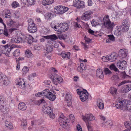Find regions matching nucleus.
I'll use <instances>...</instances> for the list:
<instances>
[{"label":"nucleus","instance_id":"nucleus-38","mask_svg":"<svg viewBox=\"0 0 131 131\" xmlns=\"http://www.w3.org/2000/svg\"><path fill=\"white\" fill-rule=\"evenodd\" d=\"M29 70L28 68L25 66L22 69V73L23 76H25V74L28 72Z\"/></svg>","mask_w":131,"mask_h":131},{"label":"nucleus","instance_id":"nucleus-3","mask_svg":"<svg viewBox=\"0 0 131 131\" xmlns=\"http://www.w3.org/2000/svg\"><path fill=\"white\" fill-rule=\"evenodd\" d=\"M43 111L48 115L51 118L53 119L55 117V115L53 113L51 108L49 106L45 105L43 107Z\"/></svg>","mask_w":131,"mask_h":131},{"label":"nucleus","instance_id":"nucleus-23","mask_svg":"<svg viewBox=\"0 0 131 131\" xmlns=\"http://www.w3.org/2000/svg\"><path fill=\"white\" fill-rule=\"evenodd\" d=\"M0 110L4 114L7 113L9 111V108L4 106V105L0 107Z\"/></svg>","mask_w":131,"mask_h":131},{"label":"nucleus","instance_id":"nucleus-42","mask_svg":"<svg viewBox=\"0 0 131 131\" xmlns=\"http://www.w3.org/2000/svg\"><path fill=\"white\" fill-rule=\"evenodd\" d=\"M3 33V34L6 37H7L9 35L7 29H6V25H4Z\"/></svg>","mask_w":131,"mask_h":131},{"label":"nucleus","instance_id":"nucleus-63","mask_svg":"<svg viewBox=\"0 0 131 131\" xmlns=\"http://www.w3.org/2000/svg\"><path fill=\"white\" fill-rule=\"evenodd\" d=\"M92 26H95L98 24V23L95 20H93L91 22Z\"/></svg>","mask_w":131,"mask_h":131},{"label":"nucleus","instance_id":"nucleus-16","mask_svg":"<svg viewBox=\"0 0 131 131\" xmlns=\"http://www.w3.org/2000/svg\"><path fill=\"white\" fill-rule=\"evenodd\" d=\"M65 100L68 102H71L72 101V98L70 93L66 92H65Z\"/></svg>","mask_w":131,"mask_h":131},{"label":"nucleus","instance_id":"nucleus-49","mask_svg":"<svg viewBox=\"0 0 131 131\" xmlns=\"http://www.w3.org/2000/svg\"><path fill=\"white\" fill-rule=\"evenodd\" d=\"M104 72L105 74L106 75H109L112 73L111 72L109 69L107 68H105Z\"/></svg>","mask_w":131,"mask_h":131},{"label":"nucleus","instance_id":"nucleus-25","mask_svg":"<svg viewBox=\"0 0 131 131\" xmlns=\"http://www.w3.org/2000/svg\"><path fill=\"white\" fill-rule=\"evenodd\" d=\"M27 106L24 103H20L18 105V108L20 110L24 111L26 109Z\"/></svg>","mask_w":131,"mask_h":131},{"label":"nucleus","instance_id":"nucleus-48","mask_svg":"<svg viewBox=\"0 0 131 131\" xmlns=\"http://www.w3.org/2000/svg\"><path fill=\"white\" fill-rule=\"evenodd\" d=\"M5 126L6 127L9 128H12V125L11 123L7 121H6L5 122Z\"/></svg>","mask_w":131,"mask_h":131},{"label":"nucleus","instance_id":"nucleus-37","mask_svg":"<svg viewBox=\"0 0 131 131\" xmlns=\"http://www.w3.org/2000/svg\"><path fill=\"white\" fill-rule=\"evenodd\" d=\"M25 5H34L35 3V0H27Z\"/></svg>","mask_w":131,"mask_h":131},{"label":"nucleus","instance_id":"nucleus-51","mask_svg":"<svg viewBox=\"0 0 131 131\" xmlns=\"http://www.w3.org/2000/svg\"><path fill=\"white\" fill-rule=\"evenodd\" d=\"M19 3L16 1L13 2L12 4V6L13 7L15 8L19 6Z\"/></svg>","mask_w":131,"mask_h":131},{"label":"nucleus","instance_id":"nucleus-27","mask_svg":"<svg viewBox=\"0 0 131 131\" xmlns=\"http://www.w3.org/2000/svg\"><path fill=\"white\" fill-rule=\"evenodd\" d=\"M54 2V0H43L42 4L44 6H46L52 4Z\"/></svg>","mask_w":131,"mask_h":131},{"label":"nucleus","instance_id":"nucleus-61","mask_svg":"<svg viewBox=\"0 0 131 131\" xmlns=\"http://www.w3.org/2000/svg\"><path fill=\"white\" fill-rule=\"evenodd\" d=\"M13 49V48L11 47L10 46V47H8L7 48L5 52H6V54H7V53H9Z\"/></svg>","mask_w":131,"mask_h":131},{"label":"nucleus","instance_id":"nucleus-19","mask_svg":"<svg viewBox=\"0 0 131 131\" xmlns=\"http://www.w3.org/2000/svg\"><path fill=\"white\" fill-rule=\"evenodd\" d=\"M43 37L46 39H50L52 41L56 40L58 38V37L55 34L44 36Z\"/></svg>","mask_w":131,"mask_h":131},{"label":"nucleus","instance_id":"nucleus-33","mask_svg":"<svg viewBox=\"0 0 131 131\" xmlns=\"http://www.w3.org/2000/svg\"><path fill=\"white\" fill-rule=\"evenodd\" d=\"M26 37V40L28 41V42L29 44H31L34 40V38L32 36L29 35H27Z\"/></svg>","mask_w":131,"mask_h":131},{"label":"nucleus","instance_id":"nucleus-11","mask_svg":"<svg viewBox=\"0 0 131 131\" xmlns=\"http://www.w3.org/2000/svg\"><path fill=\"white\" fill-rule=\"evenodd\" d=\"M117 65L118 68L119 69H124L127 66V62L124 60H121L118 61Z\"/></svg>","mask_w":131,"mask_h":131},{"label":"nucleus","instance_id":"nucleus-4","mask_svg":"<svg viewBox=\"0 0 131 131\" xmlns=\"http://www.w3.org/2000/svg\"><path fill=\"white\" fill-rule=\"evenodd\" d=\"M68 9L69 8L67 7L58 5L54 7V10L56 14H62L68 11Z\"/></svg>","mask_w":131,"mask_h":131},{"label":"nucleus","instance_id":"nucleus-7","mask_svg":"<svg viewBox=\"0 0 131 131\" xmlns=\"http://www.w3.org/2000/svg\"><path fill=\"white\" fill-rule=\"evenodd\" d=\"M93 13L90 10L86 11L81 16V19L83 20H88L91 18V15Z\"/></svg>","mask_w":131,"mask_h":131},{"label":"nucleus","instance_id":"nucleus-41","mask_svg":"<svg viewBox=\"0 0 131 131\" xmlns=\"http://www.w3.org/2000/svg\"><path fill=\"white\" fill-rule=\"evenodd\" d=\"M79 2L82 4H80V3H78V2L76 1V5H77V7L78 8H83L84 7L83 4H82L84 3V2L83 1H80Z\"/></svg>","mask_w":131,"mask_h":131},{"label":"nucleus","instance_id":"nucleus-9","mask_svg":"<svg viewBox=\"0 0 131 131\" xmlns=\"http://www.w3.org/2000/svg\"><path fill=\"white\" fill-rule=\"evenodd\" d=\"M82 118L85 122H88V121H92L95 119L94 116L91 113L86 114L85 116L82 115Z\"/></svg>","mask_w":131,"mask_h":131},{"label":"nucleus","instance_id":"nucleus-14","mask_svg":"<svg viewBox=\"0 0 131 131\" xmlns=\"http://www.w3.org/2000/svg\"><path fill=\"white\" fill-rule=\"evenodd\" d=\"M88 93L86 90L83 89V93L80 96V99L83 102L88 99Z\"/></svg>","mask_w":131,"mask_h":131},{"label":"nucleus","instance_id":"nucleus-35","mask_svg":"<svg viewBox=\"0 0 131 131\" xmlns=\"http://www.w3.org/2000/svg\"><path fill=\"white\" fill-rule=\"evenodd\" d=\"M47 98L51 101H53L56 99V96L51 92V93L49 94Z\"/></svg>","mask_w":131,"mask_h":131},{"label":"nucleus","instance_id":"nucleus-44","mask_svg":"<svg viewBox=\"0 0 131 131\" xmlns=\"http://www.w3.org/2000/svg\"><path fill=\"white\" fill-rule=\"evenodd\" d=\"M53 46L46 45V50L48 52H51L53 50Z\"/></svg>","mask_w":131,"mask_h":131},{"label":"nucleus","instance_id":"nucleus-58","mask_svg":"<svg viewBox=\"0 0 131 131\" xmlns=\"http://www.w3.org/2000/svg\"><path fill=\"white\" fill-rule=\"evenodd\" d=\"M77 93L80 95V96L83 93V89L82 91L80 89H78L77 90Z\"/></svg>","mask_w":131,"mask_h":131},{"label":"nucleus","instance_id":"nucleus-24","mask_svg":"<svg viewBox=\"0 0 131 131\" xmlns=\"http://www.w3.org/2000/svg\"><path fill=\"white\" fill-rule=\"evenodd\" d=\"M56 15L54 12H49L46 14L45 17L46 18L48 19H51L55 16Z\"/></svg>","mask_w":131,"mask_h":131},{"label":"nucleus","instance_id":"nucleus-52","mask_svg":"<svg viewBox=\"0 0 131 131\" xmlns=\"http://www.w3.org/2000/svg\"><path fill=\"white\" fill-rule=\"evenodd\" d=\"M128 20L127 19L124 20L122 22L123 26H128Z\"/></svg>","mask_w":131,"mask_h":131},{"label":"nucleus","instance_id":"nucleus-55","mask_svg":"<svg viewBox=\"0 0 131 131\" xmlns=\"http://www.w3.org/2000/svg\"><path fill=\"white\" fill-rule=\"evenodd\" d=\"M10 13V10L8 9H6L3 10L2 12V15L5 16L8 13Z\"/></svg>","mask_w":131,"mask_h":131},{"label":"nucleus","instance_id":"nucleus-6","mask_svg":"<svg viewBox=\"0 0 131 131\" xmlns=\"http://www.w3.org/2000/svg\"><path fill=\"white\" fill-rule=\"evenodd\" d=\"M10 82L7 77L3 76L0 73V84L7 86L9 85Z\"/></svg>","mask_w":131,"mask_h":131},{"label":"nucleus","instance_id":"nucleus-60","mask_svg":"<svg viewBox=\"0 0 131 131\" xmlns=\"http://www.w3.org/2000/svg\"><path fill=\"white\" fill-rule=\"evenodd\" d=\"M80 65L81 67H79L80 69L81 68L82 70H84L86 69L85 66H84L83 63V62H80Z\"/></svg>","mask_w":131,"mask_h":131},{"label":"nucleus","instance_id":"nucleus-47","mask_svg":"<svg viewBox=\"0 0 131 131\" xmlns=\"http://www.w3.org/2000/svg\"><path fill=\"white\" fill-rule=\"evenodd\" d=\"M86 126L89 131H91L92 129V126L91 125V123L90 122H88L86 123Z\"/></svg>","mask_w":131,"mask_h":131},{"label":"nucleus","instance_id":"nucleus-1","mask_svg":"<svg viewBox=\"0 0 131 131\" xmlns=\"http://www.w3.org/2000/svg\"><path fill=\"white\" fill-rule=\"evenodd\" d=\"M102 24L105 28L110 30L112 29L115 26L114 22L110 20L108 15H105L103 17Z\"/></svg>","mask_w":131,"mask_h":131},{"label":"nucleus","instance_id":"nucleus-20","mask_svg":"<svg viewBox=\"0 0 131 131\" xmlns=\"http://www.w3.org/2000/svg\"><path fill=\"white\" fill-rule=\"evenodd\" d=\"M8 47H10V45L8 44H7L5 46H0V51L3 53L6 54V50Z\"/></svg>","mask_w":131,"mask_h":131},{"label":"nucleus","instance_id":"nucleus-8","mask_svg":"<svg viewBox=\"0 0 131 131\" xmlns=\"http://www.w3.org/2000/svg\"><path fill=\"white\" fill-rule=\"evenodd\" d=\"M58 27V28L57 31L60 32L67 31L69 28L68 24L67 23H60L59 24Z\"/></svg>","mask_w":131,"mask_h":131},{"label":"nucleus","instance_id":"nucleus-43","mask_svg":"<svg viewBox=\"0 0 131 131\" xmlns=\"http://www.w3.org/2000/svg\"><path fill=\"white\" fill-rule=\"evenodd\" d=\"M111 69L114 70L115 72L118 71V70L117 68L116 67L115 65L114 64H112L110 67Z\"/></svg>","mask_w":131,"mask_h":131},{"label":"nucleus","instance_id":"nucleus-28","mask_svg":"<svg viewBox=\"0 0 131 131\" xmlns=\"http://www.w3.org/2000/svg\"><path fill=\"white\" fill-rule=\"evenodd\" d=\"M51 92H50L48 89H45L42 92V96H46L47 98L49 96V95L51 93Z\"/></svg>","mask_w":131,"mask_h":131},{"label":"nucleus","instance_id":"nucleus-40","mask_svg":"<svg viewBox=\"0 0 131 131\" xmlns=\"http://www.w3.org/2000/svg\"><path fill=\"white\" fill-rule=\"evenodd\" d=\"M5 102V99L3 96L0 95V107L4 105Z\"/></svg>","mask_w":131,"mask_h":131},{"label":"nucleus","instance_id":"nucleus-30","mask_svg":"<svg viewBox=\"0 0 131 131\" xmlns=\"http://www.w3.org/2000/svg\"><path fill=\"white\" fill-rule=\"evenodd\" d=\"M27 125V123L26 119H23L21 121V126L22 128L25 129Z\"/></svg>","mask_w":131,"mask_h":131},{"label":"nucleus","instance_id":"nucleus-18","mask_svg":"<svg viewBox=\"0 0 131 131\" xmlns=\"http://www.w3.org/2000/svg\"><path fill=\"white\" fill-rule=\"evenodd\" d=\"M97 105L100 109H103L104 107V104L103 101L100 99H98L97 101Z\"/></svg>","mask_w":131,"mask_h":131},{"label":"nucleus","instance_id":"nucleus-26","mask_svg":"<svg viewBox=\"0 0 131 131\" xmlns=\"http://www.w3.org/2000/svg\"><path fill=\"white\" fill-rule=\"evenodd\" d=\"M59 24L57 23L54 21H52L51 24V27L56 31H58Z\"/></svg>","mask_w":131,"mask_h":131},{"label":"nucleus","instance_id":"nucleus-17","mask_svg":"<svg viewBox=\"0 0 131 131\" xmlns=\"http://www.w3.org/2000/svg\"><path fill=\"white\" fill-rule=\"evenodd\" d=\"M131 90V84L125 85L123 86L122 89V91L123 92H127Z\"/></svg>","mask_w":131,"mask_h":131},{"label":"nucleus","instance_id":"nucleus-56","mask_svg":"<svg viewBox=\"0 0 131 131\" xmlns=\"http://www.w3.org/2000/svg\"><path fill=\"white\" fill-rule=\"evenodd\" d=\"M13 23V21L11 19H9L7 22V24L9 26L12 25Z\"/></svg>","mask_w":131,"mask_h":131},{"label":"nucleus","instance_id":"nucleus-59","mask_svg":"<svg viewBox=\"0 0 131 131\" xmlns=\"http://www.w3.org/2000/svg\"><path fill=\"white\" fill-rule=\"evenodd\" d=\"M77 131H82V128L80 125L78 124L76 126Z\"/></svg>","mask_w":131,"mask_h":131},{"label":"nucleus","instance_id":"nucleus-10","mask_svg":"<svg viewBox=\"0 0 131 131\" xmlns=\"http://www.w3.org/2000/svg\"><path fill=\"white\" fill-rule=\"evenodd\" d=\"M53 78L52 79L53 83L56 85H58V83H60L62 82V79L60 76L57 74H55L53 75Z\"/></svg>","mask_w":131,"mask_h":131},{"label":"nucleus","instance_id":"nucleus-46","mask_svg":"<svg viewBox=\"0 0 131 131\" xmlns=\"http://www.w3.org/2000/svg\"><path fill=\"white\" fill-rule=\"evenodd\" d=\"M110 57L109 56H103L102 59V60L104 62H107L108 61H110Z\"/></svg>","mask_w":131,"mask_h":131},{"label":"nucleus","instance_id":"nucleus-64","mask_svg":"<svg viewBox=\"0 0 131 131\" xmlns=\"http://www.w3.org/2000/svg\"><path fill=\"white\" fill-rule=\"evenodd\" d=\"M84 39L85 40V42L87 43H89L91 40V39H90V38L87 37L86 36H85L84 37Z\"/></svg>","mask_w":131,"mask_h":131},{"label":"nucleus","instance_id":"nucleus-57","mask_svg":"<svg viewBox=\"0 0 131 131\" xmlns=\"http://www.w3.org/2000/svg\"><path fill=\"white\" fill-rule=\"evenodd\" d=\"M73 25L75 28H80L81 27V26L79 24H78L77 22H73Z\"/></svg>","mask_w":131,"mask_h":131},{"label":"nucleus","instance_id":"nucleus-22","mask_svg":"<svg viewBox=\"0 0 131 131\" xmlns=\"http://www.w3.org/2000/svg\"><path fill=\"white\" fill-rule=\"evenodd\" d=\"M96 75L97 77L101 79H102L103 77V74L102 69H97L96 71Z\"/></svg>","mask_w":131,"mask_h":131},{"label":"nucleus","instance_id":"nucleus-13","mask_svg":"<svg viewBox=\"0 0 131 131\" xmlns=\"http://www.w3.org/2000/svg\"><path fill=\"white\" fill-rule=\"evenodd\" d=\"M128 51L125 49H121L118 52V56L121 59L126 58L127 56Z\"/></svg>","mask_w":131,"mask_h":131},{"label":"nucleus","instance_id":"nucleus-2","mask_svg":"<svg viewBox=\"0 0 131 131\" xmlns=\"http://www.w3.org/2000/svg\"><path fill=\"white\" fill-rule=\"evenodd\" d=\"M129 103H131L129 100L119 98L118 103L119 107H117V108H119L121 110H125L127 109V106Z\"/></svg>","mask_w":131,"mask_h":131},{"label":"nucleus","instance_id":"nucleus-21","mask_svg":"<svg viewBox=\"0 0 131 131\" xmlns=\"http://www.w3.org/2000/svg\"><path fill=\"white\" fill-rule=\"evenodd\" d=\"M17 84L19 85V87L20 88H24L25 85V82L24 79H21L20 78L18 80L17 83Z\"/></svg>","mask_w":131,"mask_h":131},{"label":"nucleus","instance_id":"nucleus-32","mask_svg":"<svg viewBox=\"0 0 131 131\" xmlns=\"http://www.w3.org/2000/svg\"><path fill=\"white\" fill-rule=\"evenodd\" d=\"M117 90L116 88L114 87H112L110 90V93L113 96H114L116 94Z\"/></svg>","mask_w":131,"mask_h":131},{"label":"nucleus","instance_id":"nucleus-34","mask_svg":"<svg viewBox=\"0 0 131 131\" xmlns=\"http://www.w3.org/2000/svg\"><path fill=\"white\" fill-rule=\"evenodd\" d=\"M124 125L127 129L129 130V131H131V122H125Z\"/></svg>","mask_w":131,"mask_h":131},{"label":"nucleus","instance_id":"nucleus-54","mask_svg":"<svg viewBox=\"0 0 131 131\" xmlns=\"http://www.w3.org/2000/svg\"><path fill=\"white\" fill-rule=\"evenodd\" d=\"M108 38L110 39L112 41H114L115 40V38L113 35H109L107 36Z\"/></svg>","mask_w":131,"mask_h":131},{"label":"nucleus","instance_id":"nucleus-39","mask_svg":"<svg viewBox=\"0 0 131 131\" xmlns=\"http://www.w3.org/2000/svg\"><path fill=\"white\" fill-rule=\"evenodd\" d=\"M121 33V29L118 28L115 30L114 31L115 35L117 36H120Z\"/></svg>","mask_w":131,"mask_h":131},{"label":"nucleus","instance_id":"nucleus-15","mask_svg":"<svg viewBox=\"0 0 131 131\" xmlns=\"http://www.w3.org/2000/svg\"><path fill=\"white\" fill-rule=\"evenodd\" d=\"M30 25H29L28 29L29 32L31 33H33L36 32L37 31V29L36 27L34 26V23H32L31 26Z\"/></svg>","mask_w":131,"mask_h":131},{"label":"nucleus","instance_id":"nucleus-31","mask_svg":"<svg viewBox=\"0 0 131 131\" xmlns=\"http://www.w3.org/2000/svg\"><path fill=\"white\" fill-rule=\"evenodd\" d=\"M25 57L28 58H31L33 56V54L30 50L27 49L25 52Z\"/></svg>","mask_w":131,"mask_h":131},{"label":"nucleus","instance_id":"nucleus-36","mask_svg":"<svg viewBox=\"0 0 131 131\" xmlns=\"http://www.w3.org/2000/svg\"><path fill=\"white\" fill-rule=\"evenodd\" d=\"M20 51L18 49H16L12 53V54L13 56L15 57H18L20 54Z\"/></svg>","mask_w":131,"mask_h":131},{"label":"nucleus","instance_id":"nucleus-45","mask_svg":"<svg viewBox=\"0 0 131 131\" xmlns=\"http://www.w3.org/2000/svg\"><path fill=\"white\" fill-rule=\"evenodd\" d=\"M112 80L115 81H118L119 80V78L118 77L117 75H114L111 77Z\"/></svg>","mask_w":131,"mask_h":131},{"label":"nucleus","instance_id":"nucleus-53","mask_svg":"<svg viewBox=\"0 0 131 131\" xmlns=\"http://www.w3.org/2000/svg\"><path fill=\"white\" fill-rule=\"evenodd\" d=\"M129 28L128 26H123L122 30L123 32H126L128 30Z\"/></svg>","mask_w":131,"mask_h":131},{"label":"nucleus","instance_id":"nucleus-5","mask_svg":"<svg viewBox=\"0 0 131 131\" xmlns=\"http://www.w3.org/2000/svg\"><path fill=\"white\" fill-rule=\"evenodd\" d=\"M59 124L61 126L64 128H66L68 125V119L63 115H61L59 118Z\"/></svg>","mask_w":131,"mask_h":131},{"label":"nucleus","instance_id":"nucleus-29","mask_svg":"<svg viewBox=\"0 0 131 131\" xmlns=\"http://www.w3.org/2000/svg\"><path fill=\"white\" fill-rule=\"evenodd\" d=\"M110 61L111 62H113L116 60L117 58V57L116 54L114 53L112 54L109 56Z\"/></svg>","mask_w":131,"mask_h":131},{"label":"nucleus","instance_id":"nucleus-12","mask_svg":"<svg viewBox=\"0 0 131 131\" xmlns=\"http://www.w3.org/2000/svg\"><path fill=\"white\" fill-rule=\"evenodd\" d=\"M63 59L67 60L70 58V53L69 52H66L63 51L61 53L58 54Z\"/></svg>","mask_w":131,"mask_h":131},{"label":"nucleus","instance_id":"nucleus-50","mask_svg":"<svg viewBox=\"0 0 131 131\" xmlns=\"http://www.w3.org/2000/svg\"><path fill=\"white\" fill-rule=\"evenodd\" d=\"M58 38L60 40H65L67 38V36L65 35H58Z\"/></svg>","mask_w":131,"mask_h":131},{"label":"nucleus","instance_id":"nucleus-62","mask_svg":"<svg viewBox=\"0 0 131 131\" xmlns=\"http://www.w3.org/2000/svg\"><path fill=\"white\" fill-rule=\"evenodd\" d=\"M69 117L70 120L72 121V122L74 121L75 119V117L74 115L72 114H70L69 115Z\"/></svg>","mask_w":131,"mask_h":131}]
</instances>
